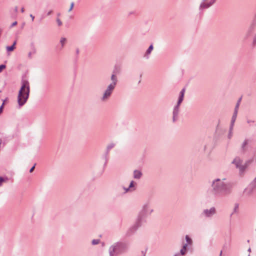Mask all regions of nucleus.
I'll return each mask as SVG.
<instances>
[{"instance_id":"nucleus-1","label":"nucleus","mask_w":256,"mask_h":256,"mask_svg":"<svg viewBox=\"0 0 256 256\" xmlns=\"http://www.w3.org/2000/svg\"><path fill=\"white\" fill-rule=\"evenodd\" d=\"M226 178H217L213 180L210 184V188L208 190V194L216 198H218L230 194L232 192L233 184L225 182Z\"/></svg>"},{"instance_id":"nucleus-2","label":"nucleus","mask_w":256,"mask_h":256,"mask_svg":"<svg viewBox=\"0 0 256 256\" xmlns=\"http://www.w3.org/2000/svg\"><path fill=\"white\" fill-rule=\"evenodd\" d=\"M154 211V209L152 208L150 202H146L144 204L135 222L128 230L126 235L130 236L135 232L142 226V223L146 222L145 218L150 216Z\"/></svg>"},{"instance_id":"nucleus-3","label":"nucleus","mask_w":256,"mask_h":256,"mask_svg":"<svg viewBox=\"0 0 256 256\" xmlns=\"http://www.w3.org/2000/svg\"><path fill=\"white\" fill-rule=\"evenodd\" d=\"M128 249V244L118 241L114 243L108 248L110 256H118L127 252Z\"/></svg>"},{"instance_id":"nucleus-4","label":"nucleus","mask_w":256,"mask_h":256,"mask_svg":"<svg viewBox=\"0 0 256 256\" xmlns=\"http://www.w3.org/2000/svg\"><path fill=\"white\" fill-rule=\"evenodd\" d=\"M22 85L18 92V102L20 107L24 106L30 94V88L29 82L27 80H22Z\"/></svg>"},{"instance_id":"nucleus-5","label":"nucleus","mask_w":256,"mask_h":256,"mask_svg":"<svg viewBox=\"0 0 256 256\" xmlns=\"http://www.w3.org/2000/svg\"><path fill=\"white\" fill-rule=\"evenodd\" d=\"M250 162V160L246 161L243 164V160L240 156H236L234 158L231 164L235 166V168L238 170L239 174L244 175Z\"/></svg>"},{"instance_id":"nucleus-6","label":"nucleus","mask_w":256,"mask_h":256,"mask_svg":"<svg viewBox=\"0 0 256 256\" xmlns=\"http://www.w3.org/2000/svg\"><path fill=\"white\" fill-rule=\"evenodd\" d=\"M185 89L183 88L181 90L180 93L178 100L176 104L174 106L172 112V122H176L178 117V114L180 111V106L184 100Z\"/></svg>"},{"instance_id":"nucleus-7","label":"nucleus","mask_w":256,"mask_h":256,"mask_svg":"<svg viewBox=\"0 0 256 256\" xmlns=\"http://www.w3.org/2000/svg\"><path fill=\"white\" fill-rule=\"evenodd\" d=\"M115 88V86L108 84L106 86V89L104 92V93L100 98L102 102H106L108 100L111 96Z\"/></svg>"},{"instance_id":"nucleus-8","label":"nucleus","mask_w":256,"mask_h":256,"mask_svg":"<svg viewBox=\"0 0 256 256\" xmlns=\"http://www.w3.org/2000/svg\"><path fill=\"white\" fill-rule=\"evenodd\" d=\"M202 0L200 6L199 10L203 12L204 10L208 9L212 6L216 2V0Z\"/></svg>"},{"instance_id":"nucleus-9","label":"nucleus","mask_w":256,"mask_h":256,"mask_svg":"<svg viewBox=\"0 0 256 256\" xmlns=\"http://www.w3.org/2000/svg\"><path fill=\"white\" fill-rule=\"evenodd\" d=\"M216 212L215 207H211L210 209H204L202 212V214L206 218H211Z\"/></svg>"},{"instance_id":"nucleus-10","label":"nucleus","mask_w":256,"mask_h":256,"mask_svg":"<svg viewBox=\"0 0 256 256\" xmlns=\"http://www.w3.org/2000/svg\"><path fill=\"white\" fill-rule=\"evenodd\" d=\"M110 80L112 82L109 84L116 87V86L118 82V77L116 75V72L114 71L112 72V74L111 75Z\"/></svg>"},{"instance_id":"nucleus-11","label":"nucleus","mask_w":256,"mask_h":256,"mask_svg":"<svg viewBox=\"0 0 256 256\" xmlns=\"http://www.w3.org/2000/svg\"><path fill=\"white\" fill-rule=\"evenodd\" d=\"M249 142V140L248 139L246 138L242 143V144L240 149L242 152L244 154L248 150V145Z\"/></svg>"},{"instance_id":"nucleus-12","label":"nucleus","mask_w":256,"mask_h":256,"mask_svg":"<svg viewBox=\"0 0 256 256\" xmlns=\"http://www.w3.org/2000/svg\"><path fill=\"white\" fill-rule=\"evenodd\" d=\"M254 24H252V25H251L248 28L247 32L246 33L245 36H244L245 39L248 38L251 36L252 34V33L254 30Z\"/></svg>"},{"instance_id":"nucleus-13","label":"nucleus","mask_w":256,"mask_h":256,"mask_svg":"<svg viewBox=\"0 0 256 256\" xmlns=\"http://www.w3.org/2000/svg\"><path fill=\"white\" fill-rule=\"evenodd\" d=\"M142 174L140 170H136L133 172V177L135 179H140L142 176Z\"/></svg>"},{"instance_id":"nucleus-14","label":"nucleus","mask_w":256,"mask_h":256,"mask_svg":"<svg viewBox=\"0 0 256 256\" xmlns=\"http://www.w3.org/2000/svg\"><path fill=\"white\" fill-rule=\"evenodd\" d=\"M189 246L185 244H183L182 248L180 250V254L182 256L186 255L187 250L189 248Z\"/></svg>"},{"instance_id":"nucleus-15","label":"nucleus","mask_w":256,"mask_h":256,"mask_svg":"<svg viewBox=\"0 0 256 256\" xmlns=\"http://www.w3.org/2000/svg\"><path fill=\"white\" fill-rule=\"evenodd\" d=\"M238 112H236V110H234L233 115L232 118L230 126H234V122H236V118L237 117Z\"/></svg>"},{"instance_id":"nucleus-16","label":"nucleus","mask_w":256,"mask_h":256,"mask_svg":"<svg viewBox=\"0 0 256 256\" xmlns=\"http://www.w3.org/2000/svg\"><path fill=\"white\" fill-rule=\"evenodd\" d=\"M185 238L186 240L185 244L188 246L189 247L192 246L193 243L192 238L188 235L186 236Z\"/></svg>"},{"instance_id":"nucleus-17","label":"nucleus","mask_w":256,"mask_h":256,"mask_svg":"<svg viewBox=\"0 0 256 256\" xmlns=\"http://www.w3.org/2000/svg\"><path fill=\"white\" fill-rule=\"evenodd\" d=\"M114 146H115V144L114 143H110L107 146L106 152V158L108 156L110 150L111 149H112Z\"/></svg>"},{"instance_id":"nucleus-18","label":"nucleus","mask_w":256,"mask_h":256,"mask_svg":"<svg viewBox=\"0 0 256 256\" xmlns=\"http://www.w3.org/2000/svg\"><path fill=\"white\" fill-rule=\"evenodd\" d=\"M153 48H153L152 44H151L149 46L148 49L147 50H146V54L144 55V57H146V58H148L149 57H148V55H149L151 53L152 51L153 50Z\"/></svg>"},{"instance_id":"nucleus-19","label":"nucleus","mask_w":256,"mask_h":256,"mask_svg":"<svg viewBox=\"0 0 256 256\" xmlns=\"http://www.w3.org/2000/svg\"><path fill=\"white\" fill-rule=\"evenodd\" d=\"M233 128H234V126H230L229 132H228V139H230L232 138V136Z\"/></svg>"},{"instance_id":"nucleus-20","label":"nucleus","mask_w":256,"mask_h":256,"mask_svg":"<svg viewBox=\"0 0 256 256\" xmlns=\"http://www.w3.org/2000/svg\"><path fill=\"white\" fill-rule=\"evenodd\" d=\"M16 41H14L12 46H6V49L7 51H8V52L12 51L14 50V48H15L14 46L16 44Z\"/></svg>"},{"instance_id":"nucleus-21","label":"nucleus","mask_w":256,"mask_h":256,"mask_svg":"<svg viewBox=\"0 0 256 256\" xmlns=\"http://www.w3.org/2000/svg\"><path fill=\"white\" fill-rule=\"evenodd\" d=\"M241 100H242V98H240L237 102V103L235 106L234 110H236V112H238V108H239V106H240Z\"/></svg>"},{"instance_id":"nucleus-22","label":"nucleus","mask_w":256,"mask_h":256,"mask_svg":"<svg viewBox=\"0 0 256 256\" xmlns=\"http://www.w3.org/2000/svg\"><path fill=\"white\" fill-rule=\"evenodd\" d=\"M66 42V39L65 38H61L60 40V43L61 44L62 47L63 48Z\"/></svg>"},{"instance_id":"nucleus-23","label":"nucleus","mask_w":256,"mask_h":256,"mask_svg":"<svg viewBox=\"0 0 256 256\" xmlns=\"http://www.w3.org/2000/svg\"><path fill=\"white\" fill-rule=\"evenodd\" d=\"M36 52V50L34 48V50L28 52V57L29 58H32V55L35 54Z\"/></svg>"},{"instance_id":"nucleus-24","label":"nucleus","mask_w":256,"mask_h":256,"mask_svg":"<svg viewBox=\"0 0 256 256\" xmlns=\"http://www.w3.org/2000/svg\"><path fill=\"white\" fill-rule=\"evenodd\" d=\"M100 240L99 239H94L92 240V244H93V245H96V244H98L100 243Z\"/></svg>"},{"instance_id":"nucleus-25","label":"nucleus","mask_w":256,"mask_h":256,"mask_svg":"<svg viewBox=\"0 0 256 256\" xmlns=\"http://www.w3.org/2000/svg\"><path fill=\"white\" fill-rule=\"evenodd\" d=\"M136 12L134 10H132L130 12H129L128 13V16L130 17L132 15H136Z\"/></svg>"},{"instance_id":"nucleus-26","label":"nucleus","mask_w":256,"mask_h":256,"mask_svg":"<svg viewBox=\"0 0 256 256\" xmlns=\"http://www.w3.org/2000/svg\"><path fill=\"white\" fill-rule=\"evenodd\" d=\"M56 22H57V24H58V25L60 26L62 25V21L60 20L59 18H57L56 20Z\"/></svg>"},{"instance_id":"nucleus-27","label":"nucleus","mask_w":256,"mask_h":256,"mask_svg":"<svg viewBox=\"0 0 256 256\" xmlns=\"http://www.w3.org/2000/svg\"><path fill=\"white\" fill-rule=\"evenodd\" d=\"M252 45L255 46H256V33L255 36H254L252 40Z\"/></svg>"},{"instance_id":"nucleus-28","label":"nucleus","mask_w":256,"mask_h":256,"mask_svg":"<svg viewBox=\"0 0 256 256\" xmlns=\"http://www.w3.org/2000/svg\"><path fill=\"white\" fill-rule=\"evenodd\" d=\"M6 66L5 64H1L0 65V73L2 72V70L6 68Z\"/></svg>"},{"instance_id":"nucleus-29","label":"nucleus","mask_w":256,"mask_h":256,"mask_svg":"<svg viewBox=\"0 0 256 256\" xmlns=\"http://www.w3.org/2000/svg\"><path fill=\"white\" fill-rule=\"evenodd\" d=\"M134 182L133 180L131 181L130 182V184L129 185L128 188L130 189L131 188H132L134 186Z\"/></svg>"},{"instance_id":"nucleus-30","label":"nucleus","mask_w":256,"mask_h":256,"mask_svg":"<svg viewBox=\"0 0 256 256\" xmlns=\"http://www.w3.org/2000/svg\"><path fill=\"white\" fill-rule=\"evenodd\" d=\"M123 188L124 190V194L127 193L130 190V188H126L124 187Z\"/></svg>"},{"instance_id":"nucleus-31","label":"nucleus","mask_w":256,"mask_h":256,"mask_svg":"<svg viewBox=\"0 0 256 256\" xmlns=\"http://www.w3.org/2000/svg\"><path fill=\"white\" fill-rule=\"evenodd\" d=\"M74 6V2H72L70 4V8L68 10L69 12H70L72 10Z\"/></svg>"},{"instance_id":"nucleus-32","label":"nucleus","mask_w":256,"mask_h":256,"mask_svg":"<svg viewBox=\"0 0 256 256\" xmlns=\"http://www.w3.org/2000/svg\"><path fill=\"white\" fill-rule=\"evenodd\" d=\"M6 180L2 177H0V186L2 185V183Z\"/></svg>"},{"instance_id":"nucleus-33","label":"nucleus","mask_w":256,"mask_h":256,"mask_svg":"<svg viewBox=\"0 0 256 256\" xmlns=\"http://www.w3.org/2000/svg\"><path fill=\"white\" fill-rule=\"evenodd\" d=\"M4 101L2 104V106H0V114L2 113V109H3V106H4Z\"/></svg>"},{"instance_id":"nucleus-34","label":"nucleus","mask_w":256,"mask_h":256,"mask_svg":"<svg viewBox=\"0 0 256 256\" xmlns=\"http://www.w3.org/2000/svg\"><path fill=\"white\" fill-rule=\"evenodd\" d=\"M36 164H34V166L31 168H30V172H33V170H34V168H35V166H36Z\"/></svg>"},{"instance_id":"nucleus-35","label":"nucleus","mask_w":256,"mask_h":256,"mask_svg":"<svg viewBox=\"0 0 256 256\" xmlns=\"http://www.w3.org/2000/svg\"><path fill=\"white\" fill-rule=\"evenodd\" d=\"M17 24V22L15 21L14 22H12L10 26V28H12Z\"/></svg>"},{"instance_id":"nucleus-36","label":"nucleus","mask_w":256,"mask_h":256,"mask_svg":"<svg viewBox=\"0 0 256 256\" xmlns=\"http://www.w3.org/2000/svg\"><path fill=\"white\" fill-rule=\"evenodd\" d=\"M53 11L52 10H49L47 14H46V16H50L52 13Z\"/></svg>"},{"instance_id":"nucleus-37","label":"nucleus","mask_w":256,"mask_h":256,"mask_svg":"<svg viewBox=\"0 0 256 256\" xmlns=\"http://www.w3.org/2000/svg\"><path fill=\"white\" fill-rule=\"evenodd\" d=\"M252 184L254 186H256V178H254V180L253 181L252 183Z\"/></svg>"},{"instance_id":"nucleus-38","label":"nucleus","mask_w":256,"mask_h":256,"mask_svg":"<svg viewBox=\"0 0 256 256\" xmlns=\"http://www.w3.org/2000/svg\"><path fill=\"white\" fill-rule=\"evenodd\" d=\"M182 256L181 254H180V252L178 253H176V254H174L173 256Z\"/></svg>"},{"instance_id":"nucleus-39","label":"nucleus","mask_w":256,"mask_h":256,"mask_svg":"<svg viewBox=\"0 0 256 256\" xmlns=\"http://www.w3.org/2000/svg\"><path fill=\"white\" fill-rule=\"evenodd\" d=\"M30 17L31 18L32 21H34V16L32 14H30Z\"/></svg>"},{"instance_id":"nucleus-40","label":"nucleus","mask_w":256,"mask_h":256,"mask_svg":"<svg viewBox=\"0 0 256 256\" xmlns=\"http://www.w3.org/2000/svg\"><path fill=\"white\" fill-rule=\"evenodd\" d=\"M238 204H236V206H235V207H234V210L235 211L236 210V209L238 208Z\"/></svg>"},{"instance_id":"nucleus-41","label":"nucleus","mask_w":256,"mask_h":256,"mask_svg":"<svg viewBox=\"0 0 256 256\" xmlns=\"http://www.w3.org/2000/svg\"><path fill=\"white\" fill-rule=\"evenodd\" d=\"M247 122H248V124H250V122H254V121H252V120H247Z\"/></svg>"},{"instance_id":"nucleus-42","label":"nucleus","mask_w":256,"mask_h":256,"mask_svg":"<svg viewBox=\"0 0 256 256\" xmlns=\"http://www.w3.org/2000/svg\"><path fill=\"white\" fill-rule=\"evenodd\" d=\"M18 7H17V6H16V7L14 8V11H15L16 12H18Z\"/></svg>"},{"instance_id":"nucleus-43","label":"nucleus","mask_w":256,"mask_h":256,"mask_svg":"<svg viewBox=\"0 0 256 256\" xmlns=\"http://www.w3.org/2000/svg\"><path fill=\"white\" fill-rule=\"evenodd\" d=\"M21 12H24V8H21Z\"/></svg>"},{"instance_id":"nucleus-44","label":"nucleus","mask_w":256,"mask_h":256,"mask_svg":"<svg viewBox=\"0 0 256 256\" xmlns=\"http://www.w3.org/2000/svg\"><path fill=\"white\" fill-rule=\"evenodd\" d=\"M60 16V13H58L57 14V16H58V18L59 16Z\"/></svg>"},{"instance_id":"nucleus-45","label":"nucleus","mask_w":256,"mask_h":256,"mask_svg":"<svg viewBox=\"0 0 256 256\" xmlns=\"http://www.w3.org/2000/svg\"><path fill=\"white\" fill-rule=\"evenodd\" d=\"M248 251L249 252H251V248H250L248 249Z\"/></svg>"},{"instance_id":"nucleus-46","label":"nucleus","mask_w":256,"mask_h":256,"mask_svg":"<svg viewBox=\"0 0 256 256\" xmlns=\"http://www.w3.org/2000/svg\"><path fill=\"white\" fill-rule=\"evenodd\" d=\"M78 52H79V50H78H78H76V53H77V54H78Z\"/></svg>"},{"instance_id":"nucleus-47","label":"nucleus","mask_w":256,"mask_h":256,"mask_svg":"<svg viewBox=\"0 0 256 256\" xmlns=\"http://www.w3.org/2000/svg\"><path fill=\"white\" fill-rule=\"evenodd\" d=\"M222 254V251L220 252V256H221Z\"/></svg>"},{"instance_id":"nucleus-48","label":"nucleus","mask_w":256,"mask_h":256,"mask_svg":"<svg viewBox=\"0 0 256 256\" xmlns=\"http://www.w3.org/2000/svg\"><path fill=\"white\" fill-rule=\"evenodd\" d=\"M248 256H250V255H248Z\"/></svg>"},{"instance_id":"nucleus-49","label":"nucleus","mask_w":256,"mask_h":256,"mask_svg":"<svg viewBox=\"0 0 256 256\" xmlns=\"http://www.w3.org/2000/svg\"><path fill=\"white\" fill-rule=\"evenodd\" d=\"M1 92V91H0V92Z\"/></svg>"}]
</instances>
